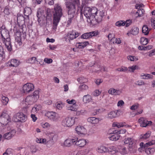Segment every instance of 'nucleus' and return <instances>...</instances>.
Here are the masks:
<instances>
[{"instance_id":"nucleus-56","label":"nucleus","mask_w":155,"mask_h":155,"mask_svg":"<svg viewBox=\"0 0 155 155\" xmlns=\"http://www.w3.org/2000/svg\"><path fill=\"white\" fill-rule=\"evenodd\" d=\"M27 18H24V17L22 15H20L19 16H18L17 17V21L18 22H20L22 21H24L27 20Z\"/></svg>"},{"instance_id":"nucleus-34","label":"nucleus","mask_w":155,"mask_h":155,"mask_svg":"<svg viewBox=\"0 0 155 155\" xmlns=\"http://www.w3.org/2000/svg\"><path fill=\"white\" fill-rule=\"evenodd\" d=\"M151 134V132L150 131H147L145 134L141 135L140 138L144 140L147 139L149 138Z\"/></svg>"},{"instance_id":"nucleus-43","label":"nucleus","mask_w":155,"mask_h":155,"mask_svg":"<svg viewBox=\"0 0 155 155\" xmlns=\"http://www.w3.org/2000/svg\"><path fill=\"white\" fill-rule=\"evenodd\" d=\"M54 144V141L49 139L48 140H47L45 145L47 147L50 148Z\"/></svg>"},{"instance_id":"nucleus-36","label":"nucleus","mask_w":155,"mask_h":155,"mask_svg":"<svg viewBox=\"0 0 155 155\" xmlns=\"http://www.w3.org/2000/svg\"><path fill=\"white\" fill-rule=\"evenodd\" d=\"M78 105L76 104H73L68 107V109L72 111H76L78 109Z\"/></svg>"},{"instance_id":"nucleus-15","label":"nucleus","mask_w":155,"mask_h":155,"mask_svg":"<svg viewBox=\"0 0 155 155\" xmlns=\"http://www.w3.org/2000/svg\"><path fill=\"white\" fill-rule=\"evenodd\" d=\"M16 131L15 129H12L8 132L5 134L3 137L5 139L10 140L14 137Z\"/></svg>"},{"instance_id":"nucleus-38","label":"nucleus","mask_w":155,"mask_h":155,"mask_svg":"<svg viewBox=\"0 0 155 155\" xmlns=\"http://www.w3.org/2000/svg\"><path fill=\"white\" fill-rule=\"evenodd\" d=\"M87 113L86 111L84 109H82L77 111L76 114L77 116H80L85 115Z\"/></svg>"},{"instance_id":"nucleus-35","label":"nucleus","mask_w":155,"mask_h":155,"mask_svg":"<svg viewBox=\"0 0 155 155\" xmlns=\"http://www.w3.org/2000/svg\"><path fill=\"white\" fill-rule=\"evenodd\" d=\"M47 140L45 138H36V141L38 143L43 144L45 145Z\"/></svg>"},{"instance_id":"nucleus-49","label":"nucleus","mask_w":155,"mask_h":155,"mask_svg":"<svg viewBox=\"0 0 155 155\" xmlns=\"http://www.w3.org/2000/svg\"><path fill=\"white\" fill-rule=\"evenodd\" d=\"M63 104L61 102H58L56 104V107L57 109L59 110H61L64 107Z\"/></svg>"},{"instance_id":"nucleus-25","label":"nucleus","mask_w":155,"mask_h":155,"mask_svg":"<svg viewBox=\"0 0 155 155\" xmlns=\"http://www.w3.org/2000/svg\"><path fill=\"white\" fill-rule=\"evenodd\" d=\"M141 79H150L153 78V75L147 73H142L140 76Z\"/></svg>"},{"instance_id":"nucleus-1","label":"nucleus","mask_w":155,"mask_h":155,"mask_svg":"<svg viewBox=\"0 0 155 155\" xmlns=\"http://www.w3.org/2000/svg\"><path fill=\"white\" fill-rule=\"evenodd\" d=\"M0 30L2 41L7 50L9 52H11L12 50V47L9 38V32L4 25L1 27Z\"/></svg>"},{"instance_id":"nucleus-8","label":"nucleus","mask_w":155,"mask_h":155,"mask_svg":"<svg viewBox=\"0 0 155 155\" xmlns=\"http://www.w3.org/2000/svg\"><path fill=\"white\" fill-rule=\"evenodd\" d=\"M109 133L111 135L109 137L110 140L116 141L119 140L120 137V135L117 133V130H114L113 129H110Z\"/></svg>"},{"instance_id":"nucleus-39","label":"nucleus","mask_w":155,"mask_h":155,"mask_svg":"<svg viewBox=\"0 0 155 155\" xmlns=\"http://www.w3.org/2000/svg\"><path fill=\"white\" fill-rule=\"evenodd\" d=\"M142 32L145 35H148L149 32L148 27L146 25H143L142 27Z\"/></svg>"},{"instance_id":"nucleus-27","label":"nucleus","mask_w":155,"mask_h":155,"mask_svg":"<svg viewBox=\"0 0 155 155\" xmlns=\"http://www.w3.org/2000/svg\"><path fill=\"white\" fill-rule=\"evenodd\" d=\"M108 152L111 154H113L116 153L117 152L116 147L113 146H111L108 147Z\"/></svg>"},{"instance_id":"nucleus-64","label":"nucleus","mask_w":155,"mask_h":155,"mask_svg":"<svg viewBox=\"0 0 155 155\" xmlns=\"http://www.w3.org/2000/svg\"><path fill=\"white\" fill-rule=\"evenodd\" d=\"M151 25L152 27L155 28V18L153 17L151 19Z\"/></svg>"},{"instance_id":"nucleus-57","label":"nucleus","mask_w":155,"mask_h":155,"mask_svg":"<svg viewBox=\"0 0 155 155\" xmlns=\"http://www.w3.org/2000/svg\"><path fill=\"white\" fill-rule=\"evenodd\" d=\"M135 84L137 85L142 86L144 85L145 83L142 80H139L136 81L135 83Z\"/></svg>"},{"instance_id":"nucleus-23","label":"nucleus","mask_w":155,"mask_h":155,"mask_svg":"<svg viewBox=\"0 0 155 155\" xmlns=\"http://www.w3.org/2000/svg\"><path fill=\"white\" fill-rule=\"evenodd\" d=\"M92 100L91 96L89 94L85 95L83 97V101L85 104L90 103Z\"/></svg>"},{"instance_id":"nucleus-47","label":"nucleus","mask_w":155,"mask_h":155,"mask_svg":"<svg viewBox=\"0 0 155 155\" xmlns=\"http://www.w3.org/2000/svg\"><path fill=\"white\" fill-rule=\"evenodd\" d=\"M144 10L143 9L140 8V9H139L136 12V15H138V16H137L136 17H141L142 14L144 13Z\"/></svg>"},{"instance_id":"nucleus-44","label":"nucleus","mask_w":155,"mask_h":155,"mask_svg":"<svg viewBox=\"0 0 155 155\" xmlns=\"http://www.w3.org/2000/svg\"><path fill=\"white\" fill-rule=\"evenodd\" d=\"M115 25L116 26L119 27L124 26L125 25V21L121 20L117 21L116 22Z\"/></svg>"},{"instance_id":"nucleus-18","label":"nucleus","mask_w":155,"mask_h":155,"mask_svg":"<svg viewBox=\"0 0 155 155\" xmlns=\"http://www.w3.org/2000/svg\"><path fill=\"white\" fill-rule=\"evenodd\" d=\"M8 115L6 114H2L0 117V122L2 124L6 125L8 123Z\"/></svg>"},{"instance_id":"nucleus-40","label":"nucleus","mask_w":155,"mask_h":155,"mask_svg":"<svg viewBox=\"0 0 155 155\" xmlns=\"http://www.w3.org/2000/svg\"><path fill=\"white\" fill-rule=\"evenodd\" d=\"M155 151V150L154 148H149L145 149V152L148 154H152Z\"/></svg>"},{"instance_id":"nucleus-33","label":"nucleus","mask_w":155,"mask_h":155,"mask_svg":"<svg viewBox=\"0 0 155 155\" xmlns=\"http://www.w3.org/2000/svg\"><path fill=\"white\" fill-rule=\"evenodd\" d=\"M139 32V29L137 27H133L130 31V33L133 35H137Z\"/></svg>"},{"instance_id":"nucleus-52","label":"nucleus","mask_w":155,"mask_h":155,"mask_svg":"<svg viewBox=\"0 0 155 155\" xmlns=\"http://www.w3.org/2000/svg\"><path fill=\"white\" fill-rule=\"evenodd\" d=\"M127 59L130 61H137L138 60V59L136 57L132 56L131 55L128 56L127 57Z\"/></svg>"},{"instance_id":"nucleus-61","label":"nucleus","mask_w":155,"mask_h":155,"mask_svg":"<svg viewBox=\"0 0 155 155\" xmlns=\"http://www.w3.org/2000/svg\"><path fill=\"white\" fill-rule=\"evenodd\" d=\"M124 102L123 100H121L117 102V106L118 107H121L124 106Z\"/></svg>"},{"instance_id":"nucleus-17","label":"nucleus","mask_w":155,"mask_h":155,"mask_svg":"<svg viewBox=\"0 0 155 155\" xmlns=\"http://www.w3.org/2000/svg\"><path fill=\"white\" fill-rule=\"evenodd\" d=\"M108 93L114 95H119L122 93L121 89H117L113 88H110L108 91Z\"/></svg>"},{"instance_id":"nucleus-24","label":"nucleus","mask_w":155,"mask_h":155,"mask_svg":"<svg viewBox=\"0 0 155 155\" xmlns=\"http://www.w3.org/2000/svg\"><path fill=\"white\" fill-rule=\"evenodd\" d=\"M119 112L118 111H111L109 112L107 114V118L110 119H112L115 118L118 116V114Z\"/></svg>"},{"instance_id":"nucleus-46","label":"nucleus","mask_w":155,"mask_h":155,"mask_svg":"<svg viewBox=\"0 0 155 155\" xmlns=\"http://www.w3.org/2000/svg\"><path fill=\"white\" fill-rule=\"evenodd\" d=\"M111 42L113 44L116 43L117 44H119L121 42L120 38H115L114 37L112 38Z\"/></svg>"},{"instance_id":"nucleus-48","label":"nucleus","mask_w":155,"mask_h":155,"mask_svg":"<svg viewBox=\"0 0 155 155\" xmlns=\"http://www.w3.org/2000/svg\"><path fill=\"white\" fill-rule=\"evenodd\" d=\"M81 38H82L84 39H87L88 38H91L89 32L85 33L81 36Z\"/></svg>"},{"instance_id":"nucleus-51","label":"nucleus","mask_w":155,"mask_h":155,"mask_svg":"<svg viewBox=\"0 0 155 155\" xmlns=\"http://www.w3.org/2000/svg\"><path fill=\"white\" fill-rule=\"evenodd\" d=\"M116 70L120 72H125L127 71L128 68L124 67H121L116 69Z\"/></svg>"},{"instance_id":"nucleus-32","label":"nucleus","mask_w":155,"mask_h":155,"mask_svg":"<svg viewBox=\"0 0 155 155\" xmlns=\"http://www.w3.org/2000/svg\"><path fill=\"white\" fill-rule=\"evenodd\" d=\"M40 91L38 90H35L33 93V97L35 100L36 101L38 100L39 97Z\"/></svg>"},{"instance_id":"nucleus-21","label":"nucleus","mask_w":155,"mask_h":155,"mask_svg":"<svg viewBox=\"0 0 155 155\" xmlns=\"http://www.w3.org/2000/svg\"><path fill=\"white\" fill-rule=\"evenodd\" d=\"M124 144H128L129 147L131 148L132 147L133 144L134 143V140L131 138H126L124 140Z\"/></svg>"},{"instance_id":"nucleus-12","label":"nucleus","mask_w":155,"mask_h":155,"mask_svg":"<svg viewBox=\"0 0 155 155\" xmlns=\"http://www.w3.org/2000/svg\"><path fill=\"white\" fill-rule=\"evenodd\" d=\"M138 122L141 127H145L148 125H150L152 123L151 121H148L143 117H140L138 120Z\"/></svg>"},{"instance_id":"nucleus-37","label":"nucleus","mask_w":155,"mask_h":155,"mask_svg":"<svg viewBox=\"0 0 155 155\" xmlns=\"http://www.w3.org/2000/svg\"><path fill=\"white\" fill-rule=\"evenodd\" d=\"M79 89L81 91H84L88 90V87L85 84H83L80 85L79 87Z\"/></svg>"},{"instance_id":"nucleus-59","label":"nucleus","mask_w":155,"mask_h":155,"mask_svg":"<svg viewBox=\"0 0 155 155\" xmlns=\"http://www.w3.org/2000/svg\"><path fill=\"white\" fill-rule=\"evenodd\" d=\"M41 125L44 128H48L50 126L49 124L47 123H42L41 124Z\"/></svg>"},{"instance_id":"nucleus-13","label":"nucleus","mask_w":155,"mask_h":155,"mask_svg":"<svg viewBox=\"0 0 155 155\" xmlns=\"http://www.w3.org/2000/svg\"><path fill=\"white\" fill-rule=\"evenodd\" d=\"M19 61L16 59H12L6 63V66L7 67H17L19 64Z\"/></svg>"},{"instance_id":"nucleus-53","label":"nucleus","mask_w":155,"mask_h":155,"mask_svg":"<svg viewBox=\"0 0 155 155\" xmlns=\"http://www.w3.org/2000/svg\"><path fill=\"white\" fill-rule=\"evenodd\" d=\"M78 81L80 83H84L87 82V80L84 77H81L78 78Z\"/></svg>"},{"instance_id":"nucleus-20","label":"nucleus","mask_w":155,"mask_h":155,"mask_svg":"<svg viewBox=\"0 0 155 155\" xmlns=\"http://www.w3.org/2000/svg\"><path fill=\"white\" fill-rule=\"evenodd\" d=\"M32 96L30 95L27 96L25 99V104L26 105H31L36 102Z\"/></svg>"},{"instance_id":"nucleus-30","label":"nucleus","mask_w":155,"mask_h":155,"mask_svg":"<svg viewBox=\"0 0 155 155\" xmlns=\"http://www.w3.org/2000/svg\"><path fill=\"white\" fill-rule=\"evenodd\" d=\"M125 123L124 122H114L112 124L113 127H117V128H120L123 127L124 126H126L127 125H125Z\"/></svg>"},{"instance_id":"nucleus-5","label":"nucleus","mask_w":155,"mask_h":155,"mask_svg":"<svg viewBox=\"0 0 155 155\" xmlns=\"http://www.w3.org/2000/svg\"><path fill=\"white\" fill-rule=\"evenodd\" d=\"M13 120L15 122H24L27 120V117L22 113L18 112L14 115Z\"/></svg>"},{"instance_id":"nucleus-54","label":"nucleus","mask_w":155,"mask_h":155,"mask_svg":"<svg viewBox=\"0 0 155 155\" xmlns=\"http://www.w3.org/2000/svg\"><path fill=\"white\" fill-rule=\"evenodd\" d=\"M0 57L2 58L5 57V53L3 48L1 46H0Z\"/></svg>"},{"instance_id":"nucleus-10","label":"nucleus","mask_w":155,"mask_h":155,"mask_svg":"<svg viewBox=\"0 0 155 155\" xmlns=\"http://www.w3.org/2000/svg\"><path fill=\"white\" fill-rule=\"evenodd\" d=\"M80 34L78 32L75 31H70L68 33L66 38V40L67 41H70L71 40H72L73 39L78 37Z\"/></svg>"},{"instance_id":"nucleus-29","label":"nucleus","mask_w":155,"mask_h":155,"mask_svg":"<svg viewBox=\"0 0 155 155\" xmlns=\"http://www.w3.org/2000/svg\"><path fill=\"white\" fill-rule=\"evenodd\" d=\"M16 41L20 45H21L22 43V39L21 37L20 33L17 32L16 34L15 37Z\"/></svg>"},{"instance_id":"nucleus-2","label":"nucleus","mask_w":155,"mask_h":155,"mask_svg":"<svg viewBox=\"0 0 155 155\" xmlns=\"http://www.w3.org/2000/svg\"><path fill=\"white\" fill-rule=\"evenodd\" d=\"M54 12L53 14V19L52 31H55L57 28V26L62 16L63 13L61 7L58 4H56L54 7Z\"/></svg>"},{"instance_id":"nucleus-14","label":"nucleus","mask_w":155,"mask_h":155,"mask_svg":"<svg viewBox=\"0 0 155 155\" xmlns=\"http://www.w3.org/2000/svg\"><path fill=\"white\" fill-rule=\"evenodd\" d=\"M75 140L74 138H68L65 140L63 143V146L68 147H70L74 144Z\"/></svg>"},{"instance_id":"nucleus-45","label":"nucleus","mask_w":155,"mask_h":155,"mask_svg":"<svg viewBox=\"0 0 155 155\" xmlns=\"http://www.w3.org/2000/svg\"><path fill=\"white\" fill-rule=\"evenodd\" d=\"M36 61V58L35 57H33L29 58L27 60V62L31 64H34Z\"/></svg>"},{"instance_id":"nucleus-16","label":"nucleus","mask_w":155,"mask_h":155,"mask_svg":"<svg viewBox=\"0 0 155 155\" xmlns=\"http://www.w3.org/2000/svg\"><path fill=\"white\" fill-rule=\"evenodd\" d=\"M75 130L78 134H85L87 133L86 129L83 126L80 125L76 127Z\"/></svg>"},{"instance_id":"nucleus-6","label":"nucleus","mask_w":155,"mask_h":155,"mask_svg":"<svg viewBox=\"0 0 155 155\" xmlns=\"http://www.w3.org/2000/svg\"><path fill=\"white\" fill-rule=\"evenodd\" d=\"M75 118L71 117H66L63 119L62 124L64 127H71L74 124Z\"/></svg>"},{"instance_id":"nucleus-11","label":"nucleus","mask_w":155,"mask_h":155,"mask_svg":"<svg viewBox=\"0 0 155 155\" xmlns=\"http://www.w3.org/2000/svg\"><path fill=\"white\" fill-rule=\"evenodd\" d=\"M74 145L79 147H84L86 144L87 141L84 139H78V138H74Z\"/></svg>"},{"instance_id":"nucleus-63","label":"nucleus","mask_w":155,"mask_h":155,"mask_svg":"<svg viewBox=\"0 0 155 155\" xmlns=\"http://www.w3.org/2000/svg\"><path fill=\"white\" fill-rule=\"evenodd\" d=\"M52 60L51 58H45L44 60V61L47 64H50L52 62Z\"/></svg>"},{"instance_id":"nucleus-4","label":"nucleus","mask_w":155,"mask_h":155,"mask_svg":"<svg viewBox=\"0 0 155 155\" xmlns=\"http://www.w3.org/2000/svg\"><path fill=\"white\" fill-rule=\"evenodd\" d=\"M97 12H94L93 15V16L94 17L96 23L94 24H90L91 25L93 26L96 25L97 23L101 22L103 18V16L104 15V13L103 11H98L97 9L96 8Z\"/></svg>"},{"instance_id":"nucleus-41","label":"nucleus","mask_w":155,"mask_h":155,"mask_svg":"<svg viewBox=\"0 0 155 155\" xmlns=\"http://www.w3.org/2000/svg\"><path fill=\"white\" fill-rule=\"evenodd\" d=\"M8 98L7 97L2 96V102L3 105H6L8 103Z\"/></svg>"},{"instance_id":"nucleus-42","label":"nucleus","mask_w":155,"mask_h":155,"mask_svg":"<svg viewBox=\"0 0 155 155\" xmlns=\"http://www.w3.org/2000/svg\"><path fill=\"white\" fill-rule=\"evenodd\" d=\"M128 70L130 72H134V71L138 69V66L137 65H133L132 66L128 67Z\"/></svg>"},{"instance_id":"nucleus-60","label":"nucleus","mask_w":155,"mask_h":155,"mask_svg":"<svg viewBox=\"0 0 155 155\" xmlns=\"http://www.w3.org/2000/svg\"><path fill=\"white\" fill-rule=\"evenodd\" d=\"M139 105L138 104H134L132 105L130 108V109L132 110H135L139 107Z\"/></svg>"},{"instance_id":"nucleus-7","label":"nucleus","mask_w":155,"mask_h":155,"mask_svg":"<svg viewBox=\"0 0 155 155\" xmlns=\"http://www.w3.org/2000/svg\"><path fill=\"white\" fill-rule=\"evenodd\" d=\"M45 116L50 120L54 122H57L60 118L58 114L53 111H48L45 113Z\"/></svg>"},{"instance_id":"nucleus-62","label":"nucleus","mask_w":155,"mask_h":155,"mask_svg":"<svg viewBox=\"0 0 155 155\" xmlns=\"http://www.w3.org/2000/svg\"><path fill=\"white\" fill-rule=\"evenodd\" d=\"M12 150L11 149H8L3 154V155H9Z\"/></svg>"},{"instance_id":"nucleus-28","label":"nucleus","mask_w":155,"mask_h":155,"mask_svg":"<svg viewBox=\"0 0 155 155\" xmlns=\"http://www.w3.org/2000/svg\"><path fill=\"white\" fill-rule=\"evenodd\" d=\"M155 144V140H152L151 141L146 143L144 145H143V143L141 142L140 143V145L141 147H144V148H145L146 147H147L151 145L154 144Z\"/></svg>"},{"instance_id":"nucleus-9","label":"nucleus","mask_w":155,"mask_h":155,"mask_svg":"<svg viewBox=\"0 0 155 155\" xmlns=\"http://www.w3.org/2000/svg\"><path fill=\"white\" fill-rule=\"evenodd\" d=\"M34 89V86L31 83H27L23 87V90L24 93H28L33 91Z\"/></svg>"},{"instance_id":"nucleus-58","label":"nucleus","mask_w":155,"mask_h":155,"mask_svg":"<svg viewBox=\"0 0 155 155\" xmlns=\"http://www.w3.org/2000/svg\"><path fill=\"white\" fill-rule=\"evenodd\" d=\"M104 111L105 109L102 108L95 109V114H94V115L97 114H99V113H102Z\"/></svg>"},{"instance_id":"nucleus-22","label":"nucleus","mask_w":155,"mask_h":155,"mask_svg":"<svg viewBox=\"0 0 155 155\" xmlns=\"http://www.w3.org/2000/svg\"><path fill=\"white\" fill-rule=\"evenodd\" d=\"M100 120H101V119L100 118H96L94 117H90L87 119V121L88 122L94 124H97Z\"/></svg>"},{"instance_id":"nucleus-31","label":"nucleus","mask_w":155,"mask_h":155,"mask_svg":"<svg viewBox=\"0 0 155 155\" xmlns=\"http://www.w3.org/2000/svg\"><path fill=\"white\" fill-rule=\"evenodd\" d=\"M88 44V42L87 41L83 43H78L76 44V46L79 48L82 49L86 47Z\"/></svg>"},{"instance_id":"nucleus-50","label":"nucleus","mask_w":155,"mask_h":155,"mask_svg":"<svg viewBox=\"0 0 155 155\" xmlns=\"http://www.w3.org/2000/svg\"><path fill=\"white\" fill-rule=\"evenodd\" d=\"M140 42L142 45H147L148 43L147 39L144 37H142L140 38Z\"/></svg>"},{"instance_id":"nucleus-19","label":"nucleus","mask_w":155,"mask_h":155,"mask_svg":"<svg viewBox=\"0 0 155 155\" xmlns=\"http://www.w3.org/2000/svg\"><path fill=\"white\" fill-rule=\"evenodd\" d=\"M96 151L99 153H103L108 152V147L103 145L97 147Z\"/></svg>"},{"instance_id":"nucleus-55","label":"nucleus","mask_w":155,"mask_h":155,"mask_svg":"<svg viewBox=\"0 0 155 155\" xmlns=\"http://www.w3.org/2000/svg\"><path fill=\"white\" fill-rule=\"evenodd\" d=\"M57 138V135L53 133H51L50 134L49 139L53 141L54 140L56 139Z\"/></svg>"},{"instance_id":"nucleus-3","label":"nucleus","mask_w":155,"mask_h":155,"mask_svg":"<svg viewBox=\"0 0 155 155\" xmlns=\"http://www.w3.org/2000/svg\"><path fill=\"white\" fill-rule=\"evenodd\" d=\"M96 12H97L96 7H86L84 8L83 13L87 18L88 23L90 24H94L96 23L95 18L93 16V14Z\"/></svg>"},{"instance_id":"nucleus-26","label":"nucleus","mask_w":155,"mask_h":155,"mask_svg":"<svg viewBox=\"0 0 155 155\" xmlns=\"http://www.w3.org/2000/svg\"><path fill=\"white\" fill-rule=\"evenodd\" d=\"M31 8L28 7H26L25 8L24 11V13L25 16H26V18L29 20L28 16L31 14Z\"/></svg>"}]
</instances>
